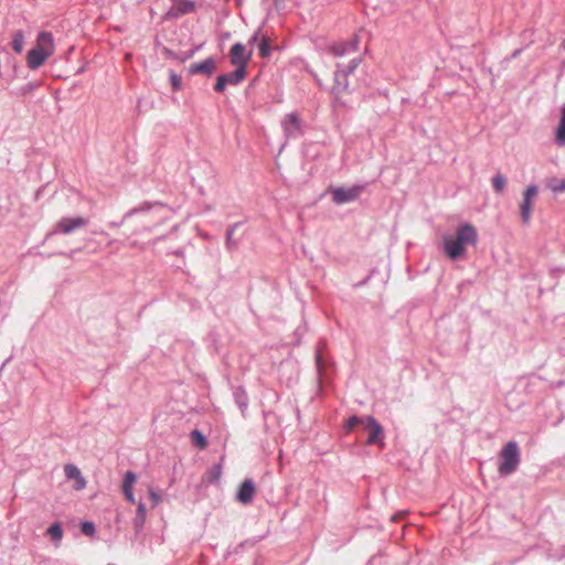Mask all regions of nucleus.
<instances>
[{"mask_svg": "<svg viewBox=\"0 0 565 565\" xmlns=\"http://www.w3.org/2000/svg\"><path fill=\"white\" fill-rule=\"evenodd\" d=\"M555 140L558 146H565V105L562 108V115L556 130Z\"/></svg>", "mask_w": 565, "mask_h": 565, "instance_id": "nucleus-15", "label": "nucleus"}, {"mask_svg": "<svg viewBox=\"0 0 565 565\" xmlns=\"http://www.w3.org/2000/svg\"><path fill=\"white\" fill-rule=\"evenodd\" d=\"M189 70L191 74H205L210 76L216 70V62L213 57H209L202 62L191 64Z\"/></svg>", "mask_w": 565, "mask_h": 565, "instance_id": "nucleus-10", "label": "nucleus"}, {"mask_svg": "<svg viewBox=\"0 0 565 565\" xmlns=\"http://www.w3.org/2000/svg\"><path fill=\"white\" fill-rule=\"evenodd\" d=\"M259 31L255 32L253 36L248 40V44L253 45L254 43H256L259 40Z\"/></svg>", "mask_w": 565, "mask_h": 565, "instance_id": "nucleus-30", "label": "nucleus"}, {"mask_svg": "<svg viewBox=\"0 0 565 565\" xmlns=\"http://www.w3.org/2000/svg\"><path fill=\"white\" fill-rule=\"evenodd\" d=\"M122 492H124L125 498H126L127 501H129L130 503H135L136 502L132 490H124Z\"/></svg>", "mask_w": 565, "mask_h": 565, "instance_id": "nucleus-29", "label": "nucleus"}, {"mask_svg": "<svg viewBox=\"0 0 565 565\" xmlns=\"http://www.w3.org/2000/svg\"><path fill=\"white\" fill-rule=\"evenodd\" d=\"M55 52L54 36L51 32L42 31L38 34L34 46L26 54V64L30 70H38Z\"/></svg>", "mask_w": 565, "mask_h": 565, "instance_id": "nucleus-2", "label": "nucleus"}, {"mask_svg": "<svg viewBox=\"0 0 565 565\" xmlns=\"http://www.w3.org/2000/svg\"><path fill=\"white\" fill-rule=\"evenodd\" d=\"M231 237H232V232H228V233H227V239L230 241V239H231Z\"/></svg>", "mask_w": 565, "mask_h": 565, "instance_id": "nucleus-31", "label": "nucleus"}, {"mask_svg": "<svg viewBox=\"0 0 565 565\" xmlns=\"http://www.w3.org/2000/svg\"><path fill=\"white\" fill-rule=\"evenodd\" d=\"M348 92V81L347 73L344 71L337 72L334 77V85L332 87V93L338 99H341L343 95Z\"/></svg>", "mask_w": 565, "mask_h": 565, "instance_id": "nucleus-12", "label": "nucleus"}, {"mask_svg": "<svg viewBox=\"0 0 565 565\" xmlns=\"http://www.w3.org/2000/svg\"><path fill=\"white\" fill-rule=\"evenodd\" d=\"M11 46L14 52L21 53L24 46V34L22 31H17L13 33Z\"/></svg>", "mask_w": 565, "mask_h": 565, "instance_id": "nucleus-16", "label": "nucleus"}, {"mask_svg": "<svg viewBox=\"0 0 565 565\" xmlns=\"http://www.w3.org/2000/svg\"><path fill=\"white\" fill-rule=\"evenodd\" d=\"M478 241V233L473 225H460L455 235H447L444 237V249L446 255L455 260L462 257L466 253L467 246H475Z\"/></svg>", "mask_w": 565, "mask_h": 565, "instance_id": "nucleus-1", "label": "nucleus"}, {"mask_svg": "<svg viewBox=\"0 0 565 565\" xmlns=\"http://www.w3.org/2000/svg\"><path fill=\"white\" fill-rule=\"evenodd\" d=\"M47 534L51 536V539L55 542H61L63 537V529L60 523H53L47 529Z\"/></svg>", "mask_w": 565, "mask_h": 565, "instance_id": "nucleus-18", "label": "nucleus"}, {"mask_svg": "<svg viewBox=\"0 0 565 565\" xmlns=\"http://www.w3.org/2000/svg\"><path fill=\"white\" fill-rule=\"evenodd\" d=\"M146 520V507L143 503H139L137 507V515L135 519V527L140 530L143 526Z\"/></svg>", "mask_w": 565, "mask_h": 565, "instance_id": "nucleus-20", "label": "nucleus"}, {"mask_svg": "<svg viewBox=\"0 0 565 565\" xmlns=\"http://www.w3.org/2000/svg\"><path fill=\"white\" fill-rule=\"evenodd\" d=\"M83 534L87 536H93L95 534V525L93 522L85 521L81 525Z\"/></svg>", "mask_w": 565, "mask_h": 565, "instance_id": "nucleus-26", "label": "nucleus"}, {"mask_svg": "<svg viewBox=\"0 0 565 565\" xmlns=\"http://www.w3.org/2000/svg\"><path fill=\"white\" fill-rule=\"evenodd\" d=\"M501 463L498 471L501 476L514 472L520 463V451L515 441H509L500 451Z\"/></svg>", "mask_w": 565, "mask_h": 565, "instance_id": "nucleus-3", "label": "nucleus"}, {"mask_svg": "<svg viewBox=\"0 0 565 565\" xmlns=\"http://www.w3.org/2000/svg\"><path fill=\"white\" fill-rule=\"evenodd\" d=\"M491 182H492V186H493L494 191L498 193H501L507 185V179L501 173H497L492 178Z\"/></svg>", "mask_w": 565, "mask_h": 565, "instance_id": "nucleus-21", "label": "nucleus"}, {"mask_svg": "<svg viewBox=\"0 0 565 565\" xmlns=\"http://www.w3.org/2000/svg\"><path fill=\"white\" fill-rule=\"evenodd\" d=\"M285 131L288 136H296L300 132V119L296 114H288L284 121Z\"/></svg>", "mask_w": 565, "mask_h": 565, "instance_id": "nucleus-14", "label": "nucleus"}, {"mask_svg": "<svg viewBox=\"0 0 565 565\" xmlns=\"http://www.w3.org/2000/svg\"><path fill=\"white\" fill-rule=\"evenodd\" d=\"M547 188L555 193L565 192V179L551 178L547 181Z\"/></svg>", "mask_w": 565, "mask_h": 565, "instance_id": "nucleus-17", "label": "nucleus"}, {"mask_svg": "<svg viewBox=\"0 0 565 565\" xmlns=\"http://www.w3.org/2000/svg\"><path fill=\"white\" fill-rule=\"evenodd\" d=\"M149 497L153 505H157L161 501V497L153 489L149 490Z\"/></svg>", "mask_w": 565, "mask_h": 565, "instance_id": "nucleus-28", "label": "nucleus"}, {"mask_svg": "<svg viewBox=\"0 0 565 565\" xmlns=\"http://www.w3.org/2000/svg\"><path fill=\"white\" fill-rule=\"evenodd\" d=\"M367 428L370 430L367 444H376L381 441L383 428L373 417H367Z\"/></svg>", "mask_w": 565, "mask_h": 565, "instance_id": "nucleus-13", "label": "nucleus"}, {"mask_svg": "<svg viewBox=\"0 0 565 565\" xmlns=\"http://www.w3.org/2000/svg\"><path fill=\"white\" fill-rule=\"evenodd\" d=\"M87 224V220L81 216L63 217L55 225V233L70 234Z\"/></svg>", "mask_w": 565, "mask_h": 565, "instance_id": "nucleus-8", "label": "nucleus"}, {"mask_svg": "<svg viewBox=\"0 0 565 565\" xmlns=\"http://www.w3.org/2000/svg\"><path fill=\"white\" fill-rule=\"evenodd\" d=\"M363 191V186L353 185L350 188H332L330 192L337 204H343L356 200Z\"/></svg>", "mask_w": 565, "mask_h": 565, "instance_id": "nucleus-6", "label": "nucleus"}, {"mask_svg": "<svg viewBox=\"0 0 565 565\" xmlns=\"http://www.w3.org/2000/svg\"><path fill=\"white\" fill-rule=\"evenodd\" d=\"M170 82H171L172 89L174 92H178L181 89V87H182L181 77L173 71L170 72Z\"/></svg>", "mask_w": 565, "mask_h": 565, "instance_id": "nucleus-25", "label": "nucleus"}, {"mask_svg": "<svg viewBox=\"0 0 565 565\" xmlns=\"http://www.w3.org/2000/svg\"><path fill=\"white\" fill-rule=\"evenodd\" d=\"M191 438H192V441L200 448V449H204L206 446H207V443H206V439L205 437L203 436V434L199 430H193L191 433Z\"/></svg>", "mask_w": 565, "mask_h": 565, "instance_id": "nucleus-23", "label": "nucleus"}, {"mask_svg": "<svg viewBox=\"0 0 565 565\" xmlns=\"http://www.w3.org/2000/svg\"><path fill=\"white\" fill-rule=\"evenodd\" d=\"M135 482H136V475L132 471H127L125 475L124 482H122V491L124 490H134Z\"/></svg>", "mask_w": 565, "mask_h": 565, "instance_id": "nucleus-24", "label": "nucleus"}, {"mask_svg": "<svg viewBox=\"0 0 565 565\" xmlns=\"http://www.w3.org/2000/svg\"><path fill=\"white\" fill-rule=\"evenodd\" d=\"M256 489L252 480H245L238 490L237 500L244 504L252 502Z\"/></svg>", "mask_w": 565, "mask_h": 565, "instance_id": "nucleus-11", "label": "nucleus"}, {"mask_svg": "<svg viewBox=\"0 0 565 565\" xmlns=\"http://www.w3.org/2000/svg\"><path fill=\"white\" fill-rule=\"evenodd\" d=\"M360 423H362V419L356 416L349 418L347 423L348 429L351 430L354 426H356Z\"/></svg>", "mask_w": 565, "mask_h": 565, "instance_id": "nucleus-27", "label": "nucleus"}, {"mask_svg": "<svg viewBox=\"0 0 565 565\" xmlns=\"http://www.w3.org/2000/svg\"><path fill=\"white\" fill-rule=\"evenodd\" d=\"M246 76V71H243L242 67L237 68L234 72H231L228 74L220 75L217 77L216 84L214 86V89L216 92H224L226 85H237L241 83Z\"/></svg>", "mask_w": 565, "mask_h": 565, "instance_id": "nucleus-7", "label": "nucleus"}, {"mask_svg": "<svg viewBox=\"0 0 565 565\" xmlns=\"http://www.w3.org/2000/svg\"><path fill=\"white\" fill-rule=\"evenodd\" d=\"M175 9L178 10L179 13H190L192 11H194V3L191 1V0H177L175 2Z\"/></svg>", "mask_w": 565, "mask_h": 565, "instance_id": "nucleus-19", "label": "nucleus"}, {"mask_svg": "<svg viewBox=\"0 0 565 565\" xmlns=\"http://www.w3.org/2000/svg\"><path fill=\"white\" fill-rule=\"evenodd\" d=\"M259 49V55L262 57H267L270 54L271 45L270 40L267 36H263L260 40V43L258 45Z\"/></svg>", "mask_w": 565, "mask_h": 565, "instance_id": "nucleus-22", "label": "nucleus"}, {"mask_svg": "<svg viewBox=\"0 0 565 565\" xmlns=\"http://www.w3.org/2000/svg\"><path fill=\"white\" fill-rule=\"evenodd\" d=\"M64 472L68 480H74L73 488L76 491H81L86 487V480L83 477L81 470L73 463H66L64 466Z\"/></svg>", "mask_w": 565, "mask_h": 565, "instance_id": "nucleus-9", "label": "nucleus"}, {"mask_svg": "<svg viewBox=\"0 0 565 565\" xmlns=\"http://www.w3.org/2000/svg\"><path fill=\"white\" fill-rule=\"evenodd\" d=\"M253 55V50H246L245 45L242 43H235L230 50V61L231 64L237 68L246 71L247 64L250 61Z\"/></svg>", "mask_w": 565, "mask_h": 565, "instance_id": "nucleus-4", "label": "nucleus"}, {"mask_svg": "<svg viewBox=\"0 0 565 565\" xmlns=\"http://www.w3.org/2000/svg\"><path fill=\"white\" fill-rule=\"evenodd\" d=\"M335 54L341 55L342 51H335Z\"/></svg>", "mask_w": 565, "mask_h": 565, "instance_id": "nucleus-32", "label": "nucleus"}, {"mask_svg": "<svg viewBox=\"0 0 565 565\" xmlns=\"http://www.w3.org/2000/svg\"><path fill=\"white\" fill-rule=\"evenodd\" d=\"M539 189L536 185H529L523 192V200L520 204V214L522 222L524 224H529L532 217V211L535 198L537 195Z\"/></svg>", "mask_w": 565, "mask_h": 565, "instance_id": "nucleus-5", "label": "nucleus"}]
</instances>
